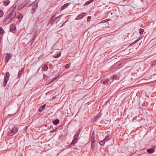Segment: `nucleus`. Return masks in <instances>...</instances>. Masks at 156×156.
<instances>
[{"mask_svg":"<svg viewBox=\"0 0 156 156\" xmlns=\"http://www.w3.org/2000/svg\"><path fill=\"white\" fill-rule=\"evenodd\" d=\"M9 14L6 16L4 19L5 21L7 22H10L16 17V12H12L11 13H9Z\"/></svg>","mask_w":156,"mask_h":156,"instance_id":"f257e3e1","label":"nucleus"},{"mask_svg":"<svg viewBox=\"0 0 156 156\" xmlns=\"http://www.w3.org/2000/svg\"><path fill=\"white\" fill-rule=\"evenodd\" d=\"M10 76V74L9 72H7L4 75V80L3 83V86H5L8 81L9 80Z\"/></svg>","mask_w":156,"mask_h":156,"instance_id":"f03ea898","label":"nucleus"},{"mask_svg":"<svg viewBox=\"0 0 156 156\" xmlns=\"http://www.w3.org/2000/svg\"><path fill=\"white\" fill-rule=\"evenodd\" d=\"M18 129L16 127H13L10 130L8 133V135L12 136L15 134L18 131Z\"/></svg>","mask_w":156,"mask_h":156,"instance_id":"7ed1b4c3","label":"nucleus"},{"mask_svg":"<svg viewBox=\"0 0 156 156\" xmlns=\"http://www.w3.org/2000/svg\"><path fill=\"white\" fill-rule=\"evenodd\" d=\"M12 57V55L10 53H8L6 54L5 57V61L6 62H8L11 59Z\"/></svg>","mask_w":156,"mask_h":156,"instance_id":"20e7f679","label":"nucleus"},{"mask_svg":"<svg viewBox=\"0 0 156 156\" xmlns=\"http://www.w3.org/2000/svg\"><path fill=\"white\" fill-rule=\"evenodd\" d=\"M16 5L15 4L12 6L8 11V13H11L12 12H15L14 10L16 7Z\"/></svg>","mask_w":156,"mask_h":156,"instance_id":"39448f33","label":"nucleus"},{"mask_svg":"<svg viewBox=\"0 0 156 156\" xmlns=\"http://www.w3.org/2000/svg\"><path fill=\"white\" fill-rule=\"evenodd\" d=\"M81 130V128H80L78 130V131H77V132L76 133V134H75V135L74 136V139L78 140V137L79 136V135L80 133Z\"/></svg>","mask_w":156,"mask_h":156,"instance_id":"423d86ee","label":"nucleus"},{"mask_svg":"<svg viewBox=\"0 0 156 156\" xmlns=\"http://www.w3.org/2000/svg\"><path fill=\"white\" fill-rule=\"evenodd\" d=\"M86 13H82V14H80L77 16L76 18V20H78L80 19H82L85 15Z\"/></svg>","mask_w":156,"mask_h":156,"instance_id":"0eeeda50","label":"nucleus"},{"mask_svg":"<svg viewBox=\"0 0 156 156\" xmlns=\"http://www.w3.org/2000/svg\"><path fill=\"white\" fill-rule=\"evenodd\" d=\"M71 4L70 3H66L64 5H62L61 8V10H62L64 9H65L66 8H67V7L69 6V5H70V4Z\"/></svg>","mask_w":156,"mask_h":156,"instance_id":"6e6552de","label":"nucleus"},{"mask_svg":"<svg viewBox=\"0 0 156 156\" xmlns=\"http://www.w3.org/2000/svg\"><path fill=\"white\" fill-rule=\"evenodd\" d=\"M55 15L52 16L50 19L49 22L52 24H53L55 22Z\"/></svg>","mask_w":156,"mask_h":156,"instance_id":"1a4fd4ad","label":"nucleus"},{"mask_svg":"<svg viewBox=\"0 0 156 156\" xmlns=\"http://www.w3.org/2000/svg\"><path fill=\"white\" fill-rule=\"evenodd\" d=\"M112 138V137L110 135H108L104 139V142H105L106 141L110 140H111V138Z\"/></svg>","mask_w":156,"mask_h":156,"instance_id":"9d476101","label":"nucleus"},{"mask_svg":"<svg viewBox=\"0 0 156 156\" xmlns=\"http://www.w3.org/2000/svg\"><path fill=\"white\" fill-rule=\"evenodd\" d=\"M10 1L9 0H4L3 1L2 3L5 6H7L9 5L10 3Z\"/></svg>","mask_w":156,"mask_h":156,"instance_id":"9b49d317","label":"nucleus"},{"mask_svg":"<svg viewBox=\"0 0 156 156\" xmlns=\"http://www.w3.org/2000/svg\"><path fill=\"white\" fill-rule=\"evenodd\" d=\"M91 141L92 144V143H94L95 141L94 135V133H93V134L92 135L91 138Z\"/></svg>","mask_w":156,"mask_h":156,"instance_id":"f8f14e48","label":"nucleus"},{"mask_svg":"<svg viewBox=\"0 0 156 156\" xmlns=\"http://www.w3.org/2000/svg\"><path fill=\"white\" fill-rule=\"evenodd\" d=\"M16 28L14 24H11L10 29V31H14L16 30Z\"/></svg>","mask_w":156,"mask_h":156,"instance_id":"ddd939ff","label":"nucleus"},{"mask_svg":"<svg viewBox=\"0 0 156 156\" xmlns=\"http://www.w3.org/2000/svg\"><path fill=\"white\" fill-rule=\"evenodd\" d=\"M46 106V105L44 104L41 106L39 108L38 110L39 112H41L44 109Z\"/></svg>","mask_w":156,"mask_h":156,"instance_id":"4468645a","label":"nucleus"},{"mask_svg":"<svg viewBox=\"0 0 156 156\" xmlns=\"http://www.w3.org/2000/svg\"><path fill=\"white\" fill-rule=\"evenodd\" d=\"M38 3H36L35 4H34L33 6H32V9L33 10L35 11L36 10V9L38 6Z\"/></svg>","mask_w":156,"mask_h":156,"instance_id":"2eb2a0df","label":"nucleus"},{"mask_svg":"<svg viewBox=\"0 0 156 156\" xmlns=\"http://www.w3.org/2000/svg\"><path fill=\"white\" fill-rule=\"evenodd\" d=\"M63 15H61L59 16L55 17V22H58L60 20V18Z\"/></svg>","mask_w":156,"mask_h":156,"instance_id":"dca6fc26","label":"nucleus"},{"mask_svg":"<svg viewBox=\"0 0 156 156\" xmlns=\"http://www.w3.org/2000/svg\"><path fill=\"white\" fill-rule=\"evenodd\" d=\"M154 149L153 148H149L147 150V151L150 153H152L153 152H154Z\"/></svg>","mask_w":156,"mask_h":156,"instance_id":"f3484780","label":"nucleus"},{"mask_svg":"<svg viewBox=\"0 0 156 156\" xmlns=\"http://www.w3.org/2000/svg\"><path fill=\"white\" fill-rule=\"evenodd\" d=\"M42 69L44 71H46L48 69V67L46 65L44 64L43 65Z\"/></svg>","mask_w":156,"mask_h":156,"instance_id":"a211bd4d","label":"nucleus"},{"mask_svg":"<svg viewBox=\"0 0 156 156\" xmlns=\"http://www.w3.org/2000/svg\"><path fill=\"white\" fill-rule=\"evenodd\" d=\"M77 140H75V139L73 140H72V142L70 144V146L71 147H72L74 145V144L77 142Z\"/></svg>","mask_w":156,"mask_h":156,"instance_id":"6ab92c4d","label":"nucleus"},{"mask_svg":"<svg viewBox=\"0 0 156 156\" xmlns=\"http://www.w3.org/2000/svg\"><path fill=\"white\" fill-rule=\"evenodd\" d=\"M18 16H19L18 17H16V18L18 17V19L20 20L19 21H20L21 20L22 18H23V16L22 14L20 13H19Z\"/></svg>","mask_w":156,"mask_h":156,"instance_id":"aec40b11","label":"nucleus"},{"mask_svg":"<svg viewBox=\"0 0 156 156\" xmlns=\"http://www.w3.org/2000/svg\"><path fill=\"white\" fill-rule=\"evenodd\" d=\"M94 0H90L89 1L87 2L84 4V5H88L90 4L91 2H94Z\"/></svg>","mask_w":156,"mask_h":156,"instance_id":"412c9836","label":"nucleus"},{"mask_svg":"<svg viewBox=\"0 0 156 156\" xmlns=\"http://www.w3.org/2000/svg\"><path fill=\"white\" fill-rule=\"evenodd\" d=\"M61 55V53L60 52H59L58 53L55 54L54 56V57L55 58H57L59 57Z\"/></svg>","mask_w":156,"mask_h":156,"instance_id":"4be33fe9","label":"nucleus"},{"mask_svg":"<svg viewBox=\"0 0 156 156\" xmlns=\"http://www.w3.org/2000/svg\"><path fill=\"white\" fill-rule=\"evenodd\" d=\"M22 72H23V70H20L19 71V72L18 73V78H20L21 76L22 75Z\"/></svg>","mask_w":156,"mask_h":156,"instance_id":"5701e85b","label":"nucleus"},{"mask_svg":"<svg viewBox=\"0 0 156 156\" xmlns=\"http://www.w3.org/2000/svg\"><path fill=\"white\" fill-rule=\"evenodd\" d=\"M59 122V120L58 119H56L54 121L53 123L55 125H56L58 124Z\"/></svg>","mask_w":156,"mask_h":156,"instance_id":"b1692460","label":"nucleus"},{"mask_svg":"<svg viewBox=\"0 0 156 156\" xmlns=\"http://www.w3.org/2000/svg\"><path fill=\"white\" fill-rule=\"evenodd\" d=\"M102 115V114L101 112H99L96 116V119H98V118L100 117Z\"/></svg>","mask_w":156,"mask_h":156,"instance_id":"393cba45","label":"nucleus"},{"mask_svg":"<svg viewBox=\"0 0 156 156\" xmlns=\"http://www.w3.org/2000/svg\"><path fill=\"white\" fill-rule=\"evenodd\" d=\"M24 5V4H22L19 5L18 7V9H21L23 7Z\"/></svg>","mask_w":156,"mask_h":156,"instance_id":"a878e982","label":"nucleus"},{"mask_svg":"<svg viewBox=\"0 0 156 156\" xmlns=\"http://www.w3.org/2000/svg\"><path fill=\"white\" fill-rule=\"evenodd\" d=\"M144 30L143 29L140 28V34H143Z\"/></svg>","mask_w":156,"mask_h":156,"instance_id":"bb28decb","label":"nucleus"},{"mask_svg":"<svg viewBox=\"0 0 156 156\" xmlns=\"http://www.w3.org/2000/svg\"><path fill=\"white\" fill-rule=\"evenodd\" d=\"M4 14L2 10H0V17H2Z\"/></svg>","mask_w":156,"mask_h":156,"instance_id":"cd10ccee","label":"nucleus"},{"mask_svg":"<svg viewBox=\"0 0 156 156\" xmlns=\"http://www.w3.org/2000/svg\"><path fill=\"white\" fill-rule=\"evenodd\" d=\"M105 142H104V140H103L102 141H101L99 142V144L100 145H104Z\"/></svg>","mask_w":156,"mask_h":156,"instance_id":"c85d7f7f","label":"nucleus"},{"mask_svg":"<svg viewBox=\"0 0 156 156\" xmlns=\"http://www.w3.org/2000/svg\"><path fill=\"white\" fill-rule=\"evenodd\" d=\"M108 80H105V81H103V84L104 85H106L108 83Z\"/></svg>","mask_w":156,"mask_h":156,"instance_id":"c756f323","label":"nucleus"},{"mask_svg":"<svg viewBox=\"0 0 156 156\" xmlns=\"http://www.w3.org/2000/svg\"><path fill=\"white\" fill-rule=\"evenodd\" d=\"M143 37H140V36L139 37L138 39H137L135 41V42H137L138 41H139Z\"/></svg>","mask_w":156,"mask_h":156,"instance_id":"7c9ffc66","label":"nucleus"},{"mask_svg":"<svg viewBox=\"0 0 156 156\" xmlns=\"http://www.w3.org/2000/svg\"><path fill=\"white\" fill-rule=\"evenodd\" d=\"M143 37H140V36L139 37L138 39H137L135 41V42H137L138 41H139Z\"/></svg>","mask_w":156,"mask_h":156,"instance_id":"2f4dec72","label":"nucleus"},{"mask_svg":"<svg viewBox=\"0 0 156 156\" xmlns=\"http://www.w3.org/2000/svg\"><path fill=\"white\" fill-rule=\"evenodd\" d=\"M143 37H140V36L139 37L138 39H137L135 41V42H137L138 41H139Z\"/></svg>","mask_w":156,"mask_h":156,"instance_id":"473e14b6","label":"nucleus"},{"mask_svg":"<svg viewBox=\"0 0 156 156\" xmlns=\"http://www.w3.org/2000/svg\"><path fill=\"white\" fill-rule=\"evenodd\" d=\"M36 37H34L32 39V40L31 41V44H32L33 42L34 41Z\"/></svg>","mask_w":156,"mask_h":156,"instance_id":"72a5a7b5","label":"nucleus"},{"mask_svg":"<svg viewBox=\"0 0 156 156\" xmlns=\"http://www.w3.org/2000/svg\"><path fill=\"white\" fill-rule=\"evenodd\" d=\"M56 130H57V128H56L55 129H53V130H52V131H51L50 133H54L56 131Z\"/></svg>","mask_w":156,"mask_h":156,"instance_id":"f704fd0d","label":"nucleus"},{"mask_svg":"<svg viewBox=\"0 0 156 156\" xmlns=\"http://www.w3.org/2000/svg\"><path fill=\"white\" fill-rule=\"evenodd\" d=\"M69 67V64H67L65 65V67L66 69L68 68Z\"/></svg>","mask_w":156,"mask_h":156,"instance_id":"c9c22d12","label":"nucleus"},{"mask_svg":"<svg viewBox=\"0 0 156 156\" xmlns=\"http://www.w3.org/2000/svg\"><path fill=\"white\" fill-rule=\"evenodd\" d=\"M91 19V17L90 16H88L87 19V21H90Z\"/></svg>","mask_w":156,"mask_h":156,"instance_id":"e433bc0d","label":"nucleus"},{"mask_svg":"<svg viewBox=\"0 0 156 156\" xmlns=\"http://www.w3.org/2000/svg\"><path fill=\"white\" fill-rule=\"evenodd\" d=\"M57 78V77H55L54 78H53V79H52L51 81V82H52L53 81H54Z\"/></svg>","mask_w":156,"mask_h":156,"instance_id":"4c0bfd02","label":"nucleus"},{"mask_svg":"<svg viewBox=\"0 0 156 156\" xmlns=\"http://www.w3.org/2000/svg\"><path fill=\"white\" fill-rule=\"evenodd\" d=\"M32 5V4H29V3L27 4V7L30 6H31Z\"/></svg>","mask_w":156,"mask_h":156,"instance_id":"58836bf2","label":"nucleus"},{"mask_svg":"<svg viewBox=\"0 0 156 156\" xmlns=\"http://www.w3.org/2000/svg\"><path fill=\"white\" fill-rule=\"evenodd\" d=\"M137 42H135V41L133 42L132 43H131V44L132 45H134Z\"/></svg>","mask_w":156,"mask_h":156,"instance_id":"ea45409f","label":"nucleus"},{"mask_svg":"<svg viewBox=\"0 0 156 156\" xmlns=\"http://www.w3.org/2000/svg\"><path fill=\"white\" fill-rule=\"evenodd\" d=\"M105 20H102V21H101V22H100V23H105Z\"/></svg>","mask_w":156,"mask_h":156,"instance_id":"a19ab883","label":"nucleus"},{"mask_svg":"<svg viewBox=\"0 0 156 156\" xmlns=\"http://www.w3.org/2000/svg\"><path fill=\"white\" fill-rule=\"evenodd\" d=\"M105 20V22H107L108 21V19H106L105 20Z\"/></svg>","mask_w":156,"mask_h":156,"instance_id":"79ce46f5","label":"nucleus"},{"mask_svg":"<svg viewBox=\"0 0 156 156\" xmlns=\"http://www.w3.org/2000/svg\"><path fill=\"white\" fill-rule=\"evenodd\" d=\"M44 77V78H47V76H45Z\"/></svg>","mask_w":156,"mask_h":156,"instance_id":"37998d69","label":"nucleus"},{"mask_svg":"<svg viewBox=\"0 0 156 156\" xmlns=\"http://www.w3.org/2000/svg\"><path fill=\"white\" fill-rule=\"evenodd\" d=\"M91 146H92V147H93V144H92H92H91Z\"/></svg>","mask_w":156,"mask_h":156,"instance_id":"c03bdc74","label":"nucleus"},{"mask_svg":"<svg viewBox=\"0 0 156 156\" xmlns=\"http://www.w3.org/2000/svg\"><path fill=\"white\" fill-rule=\"evenodd\" d=\"M21 69V70H23V69Z\"/></svg>","mask_w":156,"mask_h":156,"instance_id":"a18cd8bd","label":"nucleus"},{"mask_svg":"<svg viewBox=\"0 0 156 156\" xmlns=\"http://www.w3.org/2000/svg\"><path fill=\"white\" fill-rule=\"evenodd\" d=\"M117 64H118V63H117Z\"/></svg>","mask_w":156,"mask_h":156,"instance_id":"49530a36","label":"nucleus"}]
</instances>
